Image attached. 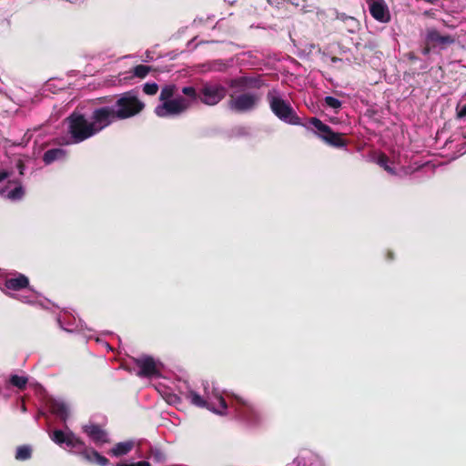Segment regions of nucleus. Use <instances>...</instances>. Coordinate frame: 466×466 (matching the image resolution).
<instances>
[{
  "label": "nucleus",
  "instance_id": "nucleus-1",
  "mask_svg": "<svg viewBox=\"0 0 466 466\" xmlns=\"http://www.w3.org/2000/svg\"><path fill=\"white\" fill-rule=\"evenodd\" d=\"M230 89L227 106L237 114L248 113L256 109L261 102V88L267 86L261 76H241L229 79Z\"/></svg>",
  "mask_w": 466,
  "mask_h": 466
},
{
  "label": "nucleus",
  "instance_id": "nucleus-2",
  "mask_svg": "<svg viewBox=\"0 0 466 466\" xmlns=\"http://www.w3.org/2000/svg\"><path fill=\"white\" fill-rule=\"evenodd\" d=\"M101 102L111 104L118 120H126L139 115L146 107L137 92L130 90L114 96L99 98Z\"/></svg>",
  "mask_w": 466,
  "mask_h": 466
},
{
  "label": "nucleus",
  "instance_id": "nucleus-3",
  "mask_svg": "<svg viewBox=\"0 0 466 466\" xmlns=\"http://www.w3.org/2000/svg\"><path fill=\"white\" fill-rule=\"evenodd\" d=\"M267 101L272 113L281 121L293 126L309 127L301 122L300 117L297 115L289 101L282 98L279 91L271 88L267 93Z\"/></svg>",
  "mask_w": 466,
  "mask_h": 466
},
{
  "label": "nucleus",
  "instance_id": "nucleus-4",
  "mask_svg": "<svg viewBox=\"0 0 466 466\" xmlns=\"http://www.w3.org/2000/svg\"><path fill=\"white\" fill-rule=\"evenodd\" d=\"M66 121L67 132L74 143L83 142L97 134L91 119H87L83 114L73 112Z\"/></svg>",
  "mask_w": 466,
  "mask_h": 466
},
{
  "label": "nucleus",
  "instance_id": "nucleus-5",
  "mask_svg": "<svg viewBox=\"0 0 466 466\" xmlns=\"http://www.w3.org/2000/svg\"><path fill=\"white\" fill-rule=\"evenodd\" d=\"M232 406L235 409L238 419L248 426L256 427L261 423L262 416L259 410L248 400L234 396Z\"/></svg>",
  "mask_w": 466,
  "mask_h": 466
},
{
  "label": "nucleus",
  "instance_id": "nucleus-6",
  "mask_svg": "<svg viewBox=\"0 0 466 466\" xmlns=\"http://www.w3.org/2000/svg\"><path fill=\"white\" fill-rule=\"evenodd\" d=\"M308 123L312 125L316 129L315 134L327 145L341 148L348 145L347 140L343 137V134L334 132L327 124L323 123L318 117H309Z\"/></svg>",
  "mask_w": 466,
  "mask_h": 466
},
{
  "label": "nucleus",
  "instance_id": "nucleus-7",
  "mask_svg": "<svg viewBox=\"0 0 466 466\" xmlns=\"http://www.w3.org/2000/svg\"><path fill=\"white\" fill-rule=\"evenodd\" d=\"M90 119L97 134L114 122L118 121L111 105L96 107L92 111Z\"/></svg>",
  "mask_w": 466,
  "mask_h": 466
},
{
  "label": "nucleus",
  "instance_id": "nucleus-8",
  "mask_svg": "<svg viewBox=\"0 0 466 466\" xmlns=\"http://www.w3.org/2000/svg\"><path fill=\"white\" fill-rule=\"evenodd\" d=\"M190 106V102L183 96H178L173 100L165 101L155 107V114L159 117H167L170 116H178L186 112Z\"/></svg>",
  "mask_w": 466,
  "mask_h": 466
},
{
  "label": "nucleus",
  "instance_id": "nucleus-9",
  "mask_svg": "<svg viewBox=\"0 0 466 466\" xmlns=\"http://www.w3.org/2000/svg\"><path fill=\"white\" fill-rule=\"evenodd\" d=\"M227 96V88L220 84L206 83L199 88V100L207 106H216Z\"/></svg>",
  "mask_w": 466,
  "mask_h": 466
},
{
  "label": "nucleus",
  "instance_id": "nucleus-10",
  "mask_svg": "<svg viewBox=\"0 0 466 466\" xmlns=\"http://www.w3.org/2000/svg\"><path fill=\"white\" fill-rule=\"evenodd\" d=\"M134 363L139 368L137 376L144 378H152L160 376L157 363L152 356L143 355L139 358L132 359Z\"/></svg>",
  "mask_w": 466,
  "mask_h": 466
},
{
  "label": "nucleus",
  "instance_id": "nucleus-11",
  "mask_svg": "<svg viewBox=\"0 0 466 466\" xmlns=\"http://www.w3.org/2000/svg\"><path fill=\"white\" fill-rule=\"evenodd\" d=\"M50 438L57 445L61 446L66 444L75 451H77L80 446H83V441L71 431L66 433L62 430H55L52 434H50Z\"/></svg>",
  "mask_w": 466,
  "mask_h": 466
},
{
  "label": "nucleus",
  "instance_id": "nucleus-12",
  "mask_svg": "<svg viewBox=\"0 0 466 466\" xmlns=\"http://www.w3.org/2000/svg\"><path fill=\"white\" fill-rule=\"evenodd\" d=\"M74 452L88 462L96 463L100 466H108L109 464V460L107 458L101 455L95 449L87 447L84 441L83 446H80L79 449Z\"/></svg>",
  "mask_w": 466,
  "mask_h": 466
},
{
  "label": "nucleus",
  "instance_id": "nucleus-13",
  "mask_svg": "<svg viewBox=\"0 0 466 466\" xmlns=\"http://www.w3.org/2000/svg\"><path fill=\"white\" fill-rule=\"evenodd\" d=\"M426 41L431 44L433 47L446 48L448 46L453 44L455 39L450 35H441L435 28L427 29Z\"/></svg>",
  "mask_w": 466,
  "mask_h": 466
},
{
  "label": "nucleus",
  "instance_id": "nucleus-14",
  "mask_svg": "<svg viewBox=\"0 0 466 466\" xmlns=\"http://www.w3.org/2000/svg\"><path fill=\"white\" fill-rule=\"evenodd\" d=\"M369 10L375 20L380 23L390 21V13L385 2H370Z\"/></svg>",
  "mask_w": 466,
  "mask_h": 466
},
{
  "label": "nucleus",
  "instance_id": "nucleus-15",
  "mask_svg": "<svg viewBox=\"0 0 466 466\" xmlns=\"http://www.w3.org/2000/svg\"><path fill=\"white\" fill-rule=\"evenodd\" d=\"M83 431L95 443H106L109 441L106 431L97 424L84 425Z\"/></svg>",
  "mask_w": 466,
  "mask_h": 466
},
{
  "label": "nucleus",
  "instance_id": "nucleus-16",
  "mask_svg": "<svg viewBox=\"0 0 466 466\" xmlns=\"http://www.w3.org/2000/svg\"><path fill=\"white\" fill-rule=\"evenodd\" d=\"M29 285V279L23 274H17L13 278H7L5 281V287L11 290H21Z\"/></svg>",
  "mask_w": 466,
  "mask_h": 466
},
{
  "label": "nucleus",
  "instance_id": "nucleus-17",
  "mask_svg": "<svg viewBox=\"0 0 466 466\" xmlns=\"http://www.w3.org/2000/svg\"><path fill=\"white\" fill-rule=\"evenodd\" d=\"M135 446L133 441L117 442L110 451L109 453L115 457H120L130 452Z\"/></svg>",
  "mask_w": 466,
  "mask_h": 466
},
{
  "label": "nucleus",
  "instance_id": "nucleus-18",
  "mask_svg": "<svg viewBox=\"0 0 466 466\" xmlns=\"http://www.w3.org/2000/svg\"><path fill=\"white\" fill-rule=\"evenodd\" d=\"M187 399L189 400L190 402L197 407L207 408L208 410H211V404L206 401L199 394L193 390H190L187 393Z\"/></svg>",
  "mask_w": 466,
  "mask_h": 466
},
{
  "label": "nucleus",
  "instance_id": "nucleus-19",
  "mask_svg": "<svg viewBox=\"0 0 466 466\" xmlns=\"http://www.w3.org/2000/svg\"><path fill=\"white\" fill-rule=\"evenodd\" d=\"M64 156H65V152H64L63 149H61V148H52V149H49V150L45 152V154L43 156V161L46 165H49L52 162H54L55 160L60 158V157H62Z\"/></svg>",
  "mask_w": 466,
  "mask_h": 466
},
{
  "label": "nucleus",
  "instance_id": "nucleus-20",
  "mask_svg": "<svg viewBox=\"0 0 466 466\" xmlns=\"http://www.w3.org/2000/svg\"><path fill=\"white\" fill-rule=\"evenodd\" d=\"M377 163L380 167H381L389 174L396 175V171L393 167H390V158L386 154L380 153L378 157Z\"/></svg>",
  "mask_w": 466,
  "mask_h": 466
},
{
  "label": "nucleus",
  "instance_id": "nucleus-21",
  "mask_svg": "<svg viewBox=\"0 0 466 466\" xmlns=\"http://www.w3.org/2000/svg\"><path fill=\"white\" fill-rule=\"evenodd\" d=\"M25 194V190L23 186H16L14 189L7 192L5 198L11 201L21 200Z\"/></svg>",
  "mask_w": 466,
  "mask_h": 466
},
{
  "label": "nucleus",
  "instance_id": "nucleus-22",
  "mask_svg": "<svg viewBox=\"0 0 466 466\" xmlns=\"http://www.w3.org/2000/svg\"><path fill=\"white\" fill-rule=\"evenodd\" d=\"M177 87L175 85H167L162 87L159 96L160 101L164 103L165 101L172 100L171 98L174 96Z\"/></svg>",
  "mask_w": 466,
  "mask_h": 466
},
{
  "label": "nucleus",
  "instance_id": "nucleus-23",
  "mask_svg": "<svg viewBox=\"0 0 466 466\" xmlns=\"http://www.w3.org/2000/svg\"><path fill=\"white\" fill-rule=\"evenodd\" d=\"M32 456V449L28 445H22L17 447L15 459L18 461H25Z\"/></svg>",
  "mask_w": 466,
  "mask_h": 466
},
{
  "label": "nucleus",
  "instance_id": "nucleus-24",
  "mask_svg": "<svg viewBox=\"0 0 466 466\" xmlns=\"http://www.w3.org/2000/svg\"><path fill=\"white\" fill-rule=\"evenodd\" d=\"M9 382L12 386L19 389L24 390L26 387V384L28 382L27 377L25 376H19V375H11L9 379Z\"/></svg>",
  "mask_w": 466,
  "mask_h": 466
},
{
  "label": "nucleus",
  "instance_id": "nucleus-25",
  "mask_svg": "<svg viewBox=\"0 0 466 466\" xmlns=\"http://www.w3.org/2000/svg\"><path fill=\"white\" fill-rule=\"evenodd\" d=\"M151 66L146 65H137L133 68V74L138 78H144L151 71Z\"/></svg>",
  "mask_w": 466,
  "mask_h": 466
},
{
  "label": "nucleus",
  "instance_id": "nucleus-26",
  "mask_svg": "<svg viewBox=\"0 0 466 466\" xmlns=\"http://www.w3.org/2000/svg\"><path fill=\"white\" fill-rule=\"evenodd\" d=\"M149 452V458L155 462H163L166 461V454L160 449L151 448Z\"/></svg>",
  "mask_w": 466,
  "mask_h": 466
},
{
  "label": "nucleus",
  "instance_id": "nucleus-27",
  "mask_svg": "<svg viewBox=\"0 0 466 466\" xmlns=\"http://www.w3.org/2000/svg\"><path fill=\"white\" fill-rule=\"evenodd\" d=\"M53 411L56 413L58 417H60L63 420H66L68 415L67 408L63 403H56L53 406Z\"/></svg>",
  "mask_w": 466,
  "mask_h": 466
},
{
  "label": "nucleus",
  "instance_id": "nucleus-28",
  "mask_svg": "<svg viewBox=\"0 0 466 466\" xmlns=\"http://www.w3.org/2000/svg\"><path fill=\"white\" fill-rule=\"evenodd\" d=\"M218 404H219V409H215L214 407L211 406V410L213 412L217 413V414H219V415H225L226 414V410H228V404H227V401L226 400L222 397V396H218Z\"/></svg>",
  "mask_w": 466,
  "mask_h": 466
},
{
  "label": "nucleus",
  "instance_id": "nucleus-29",
  "mask_svg": "<svg viewBox=\"0 0 466 466\" xmlns=\"http://www.w3.org/2000/svg\"><path fill=\"white\" fill-rule=\"evenodd\" d=\"M183 95L196 100L199 99V90L197 91V89L193 86H184L182 88Z\"/></svg>",
  "mask_w": 466,
  "mask_h": 466
},
{
  "label": "nucleus",
  "instance_id": "nucleus-30",
  "mask_svg": "<svg viewBox=\"0 0 466 466\" xmlns=\"http://www.w3.org/2000/svg\"><path fill=\"white\" fill-rule=\"evenodd\" d=\"M324 101L329 107L333 109H338L341 106V102L338 98L333 96H326Z\"/></svg>",
  "mask_w": 466,
  "mask_h": 466
},
{
  "label": "nucleus",
  "instance_id": "nucleus-31",
  "mask_svg": "<svg viewBox=\"0 0 466 466\" xmlns=\"http://www.w3.org/2000/svg\"><path fill=\"white\" fill-rule=\"evenodd\" d=\"M157 90L158 86L156 83H146L143 86L144 93L149 96L157 94Z\"/></svg>",
  "mask_w": 466,
  "mask_h": 466
},
{
  "label": "nucleus",
  "instance_id": "nucleus-32",
  "mask_svg": "<svg viewBox=\"0 0 466 466\" xmlns=\"http://www.w3.org/2000/svg\"><path fill=\"white\" fill-rule=\"evenodd\" d=\"M116 466H151L147 461H141L134 463H117Z\"/></svg>",
  "mask_w": 466,
  "mask_h": 466
},
{
  "label": "nucleus",
  "instance_id": "nucleus-33",
  "mask_svg": "<svg viewBox=\"0 0 466 466\" xmlns=\"http://www.w3.org/2000/svg\"><path fill=\"white\" fill-rule=\"evenodd\" d=\"M457 118H463L466 116V105L460 107V106H457Z\"/></svg>",
  "mask_w": 466,
  "mask_h": 466
},
{
  "label": "nucleus",
  "instance_id": "nucleus-34",
  "mask_svg": "<svg viewBox=\"0 0 466 466\" xmlns=\"http://www.w3.org/2000/svg\"><path fill=\"white\" fill-rule=\"evenodd\" d=\"M347 21L349 24H350V32H353L354 29L357 27L358 25V22L357 20L354 18V17H351V16H349L347 17Z\"/></svg>",
  "mask_w": 466,
  "mask_h": 466
},
{
  "label": "nucleus",
  "instance_id": "nucleus-35",
  "mask_svg": "<svg viewBox=\"0 0 466 466\" xmlns=\"http://www.w3.org/2000/svg\"><path fill=\"white\" fill-rule=\"evenodd\" d=\"M432 48H434L433 46H431V44L427 43V41L425 40L424 47L421 50L422 55L428 56Z\"/></svg>",
  "mask_w": 466,
  "mask_h": 466
},
{
  "label": "nucleus",
  "instance_id": "nucleus-36",
  "mask_svg": "<svg viewBox=\"0 0 466 466\" xmlns=\"http://www.w3.org/2000/svg\"><path fill=\"white\" fill-rule=\"evenodd\" d=\"M16 168L18 169V172H19L20 175H24L25 165V163L21 159H19L17 161Z\"/></svg>",
  "mask_w": 466,
  "mask_h": 466
},
{
  "label": "nucleus",
  "instance_id": "nucleus-37",
  "mask_svg": "<svg viewBox=\"0 0 466 466\" xmlns=\"http://www.w3.org/2000/svg\"><path fill=\"white\" fill-rule=\"evenodd\" d=\"M11 173L5 169H0V183L10 177Z\"/></svg>",
  "mask_w": 466,
  "mask_h": 466
},
{
  "label": "nucleus",
  "instance_id": "nucleus-38",
  "mask_svg": "<svg viewBox=\"0 0 466 466\" xmlns=\"http://www.w3.org/2000/svg\"><path fill=\"white\" fill-rule=\"evenodd\" d=\"M7 185L8 186L15 185V187H16V186H23L22 181L20 179H18V178L8 180Z\"/></svg>",
  "mask_w": 466,
  "mask_h": 466
},
{
  "label": "nucleus",
  "instance_id": "nucleus-39",
  "mask_svg": "<svg viewBox=\"0 0 466 466\" xmlns=\"http://www.w3.org/2000/svg\"><path fill=\"white\" fill-rule=\"evenodd\" d=\"M407 56L410 61H415L417 59V56L413 53H409Z\"/></svg>",
  "mask_w": 466,
  "mask_h": 466
},
{
  "label": "nucleus",
  "instance_id": "nucleus-40",
  "mask_svg": "<svg viewBox=\"0 0 466 466\" xmlns=\"http://www.w3.org/2000/svg\"><path fill=\"white\" fill-rule=\"evenodd\" d=\"M387 258H388L389 260H391V259H393V258H394V254H393V252H392V251H388V253H387Z\"/></svg>",
  "mask_w": 466,
  "mask_h": 466
},
{
  "label": "nucleus",
  "instance_id": "nucleus-41",
  "mask_svg": "<svg viewBox=\"0 0 466 466\" xmlns=\"http://www.w3.org/2000/svg\"><path fill=\"white\" fill-rule=\"evenodd\" d=\"M6 191V187L0 189V195H4Z\"/></svg>",
  "mask_w": 466,
  "mask_h": 466
}]
</instances>
